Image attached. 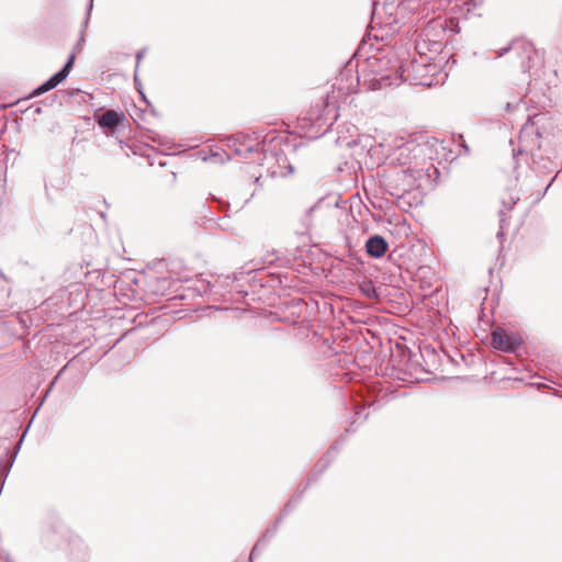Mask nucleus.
<instances>
[{
	"instance_id": "obj_1",
	"label": "nucleus",
	"mask_w": 562,
	"mask_h": 562,
	"mask_svg": "<svg viewBox=\"0 0 562 562\" xmlns=\"http://www.w3.org/2000/svg\"><path fill=\"white\" fill-rule=\"evenodd\" d=\"M367 67L372 75L374 87L382 89L402 82L401 61L387 54H375L367 58Z\"/></svg>"
},
{
	"instance_id": "obj_2",
	"label": "nucleus",
	"mask_w": 562,
	"mask_h": 562,
	"mask_svg": "<svg viewBox=\"0 0 562 562\" xmlns=\"http://www.w3.org/2000/svg\"><path fill=\"white\" fill-rule=\"evenodd\" d=\"M430 151L428 144L417 143L416 140H408L398 146L391 155V164L403 168L407 167H426V169H434L437 171L434 164L430 161L431 157L428 155Z\"/></svg>"
},
{
	"instance_id": "obj_3",
	"label": "nucleus",
	"mask_w": 562,
	"mask_h": 562,
	"mask_svg": "<svg viewBox=\"0 0 562 562\" xmlns=\"http://www.w3.org/2000/svg\"><path fill=\"white\" fill-rule=\"evenodd\" d=\"M401 61L402 82L409 81L412 85L428 86L432 85L429 78L436 71V65L429 63V58L419 53V58L403 59Z\"/></svg>"
},
{
	"instance_id": "obj_4",
	"label": "nucleus",
	"mask_w": 562,
	"mask_h": 562,
	"mask_svg": "<svg viewBox=\"0 0 562 562\" xmlns=\"http://www.w3.org/2000/svg\"><path fill=\"white\" fill-rule=\"evenodd\" d=\"M432 171L434 169H426V167L416 168L412 166L394 171L389 182V184L395 189L391 194L402 196L405 192L420 187V181L423 179H429Z\"/></svg>"
},
{
	"instance_id": "obj_5",
	"label": "nucleus",
	"mask_w": 562,
	"mask_h": 562,
	"mask_svg": "<svg viewBox=\"0 0 562 562\" xmlns=\"http://www.w3.org/2000/svg\"><path fill=\"white\" fill-rule=\"evenodd\" d=\"M338 114L335 106H330L327 101H322L307 112L306 116L302 119V126L308 125L317 127L318 130L325 128L326 132L329 126L337 120Z\"/></svg>"
},
{
	"instance_id": "obj_6",
	"label": "nucleus",
	"mask_w": 562,
	"mask_h": 562,
	"mask_svg": "<svg viewBox=\"0 0 562 562\" xmlns=\"http://www.w3.org/2000/svg\"><path fill=\"white\" fill-rule=\"evenodd\" d=\"M506 52H514L520 59V67L524 72H529L538 66H541V57L535 49L533 45L528 42H515L510 46L499 50V56Z\"/></svg>"
},
{
	"instance_id": "obj_7",
	"label": "nucleus",
	"mask_w": 562,
	"mask_h": 562,
	"mask_svg": "<svg viewBox=\"0 0 562 562\" xmlns=\"http://www.w3.org/2000/svg\"><path fill=\"white\" fill-rule=\"evenodd\" d=\"M522 340L515 334H508L505 329L497 327L492 331V346L503 352H513L521 345Z\"/></svg>"
},
{
	"instance_id": "obj_8",
	"label": "nucleus",
	"mask_w": 562,
	"mask_h": 562,
	"mask_svg": "<svg viewBox=\"0 0 562 562\" xmlns=\"http://www.w3.org/2000/svg\"><path fill=\"white\" fill-rule=\"evenodd\" d=\"M76 55L72 53L64 67L53 75L48 80H46L44 83L38 86L36 89L33 90L32 97L41 95L45 92L50 91L52 89L56 88L60 82H63L70 74L74 63H75Z\"/></svg>"
},
{
	"instance_id": "obj_9",
	"label": "nucleus",
	"mask_w": 562,
	"mask_h": 562,
	"mask_svg": "<svg viewBox=\"0 0 562 562\" xmlns=\"http://www.w3.org/2000/svg\"><path fill=\"white\" fill-rule=\"evenodd\" d=\"M445 34L443 23L439 20H432L422 30L420 37L424 42L430 43V50L439 52L441 49V37Z\"/></svg>"
},
{
	"instance_id": "obj_10",
	"label": "nucleus",
	"mask_w": 562,
	"mask_h": 562,
	"mask_svg": "<svg viewBox=\"0 0 562 562\" xmlns=\"http://www.w3.org/2000/svg\"><path fill=\"white\" fill-rule=\"evenodd\" d=\"M387 249V241L380 235L371 236L366 243V250L372 258H381Z\"/></svg>"
},
{
	"instance_id": "obj_11",
	"label": "nucleus",
	"mask_w": 562,
	"mask_h": 562,
	"mask_svg": "<svg viewBox=\"0 0 562 562\" xmlns=\"http://www.w3.org/2000/svg\"><path fill=\"white\" fill-rule=\"evenodd\" d=\"M124 114L115 110H106L98 120L99 126L103 128L114 130L120 125Z\"/></svg>"
},
{
	"instance_id": "obj_12",
	"label": "nucleus",
	"mask_w": 562,
	"mask_h": 562,
	"mask_svg": "<svg viewBox=\"0 0 562 562\" xmlns=\"http://www.w3.org/2000/svg\"><path fill=\"white\" fill-rule=\"evenodd\" d=\"M522 99L524 95L520 92H517L513 97H507L504 94L499 97V104L504 108V110L510 112L521 103Z\"/></svg>"
},
{
	"instance_id": "obj_13",
	"label": "nucleus",
	"mask_w": 562,
	"mask_h": 562,
	"mask_svg": "<svg viewBox=\"0 0 562 562\" xmlns=\"http://www.w3.org/2000/svg\"><path fill=\"white\" fill-rule=\"evenodd\" d=\"M92 8H93V0H89L88 7H87L86 18H85V21H83V27H86L88 25L89 18H90V12H91Z\"/></svg>"
},
{
	"instance_id": "obj_14",
	"label": "nucleus",
	"mask_w": 562,
	"mask_h": 562,
	"mask_svg": "<svg viewBox=\"0 0 562 562\" xmlns=\"http://www.w3.org/2000/svg\"><path fill=\"white\" fill-rule=\"evenodd\" d=\"M543 119L544 114H536L535 116L528 119V123L531 122V125H535L538 124Z\"/></svg>"
},
{
	"instance_id": "obj_15",
	"label": "nucleus",
	"mask_w": 562,
	"mask_h": 562,
	"mask_svg": "<svg viewBox=\"0 0 562 562\" xmlns=\"http://www.w3.org/2000/svg\"><path fill=\"white\" fill-rule=\"evenodd\" d=\"M297 502V499H291L284 507L283 509V514H286L289 513L294 506H295V503Z\"/></svg>"
},
{
	"instance_id": "obj_16",
	"label": "nucleus",
	"mask_w": 562,
	"mask_h": 562,
	"mask_svg": "<svg viewBox=\"0 0 562 562\" xmlns=\"http://www.w3.org/2000/svg\"><path fill=\"white\" fill-rule=\"evenodd\" d=\"M517 200H519V198H510V201L509 202H503L504 206L506 207L507 211L512 210L513 205L517 202Z\"/></svg>"
},
{
	"instance_id": "obj_17",
	"label": "nucleus",
	"mask_w": 562,
	"mask_h": 562,
	"mask_svg": "<svg viewBox=\"0 0 562 562\" xmlns=\"http://www.w3.org/2000/svg\"><path fill=\"white\" fill-rule=\"evenodd\" d=\"M144 55H145V49H142V50H139V52L136 54V60H137V63H136V70L138 69V67H139V63H140V60L144 58Z\"/></svg>"
},
{
	"instance_id": "obj_18",
	"label": "nucleus",
	"mask_w": 562,
	"mask_h": 562,
	"mask_svg": "<svg viewBox=\"0 0 562 562\" xmlns=\"http://www.w3.org/2000/svg\"><path fill=\"white\" fill-rule=\"evenodd\" d=\"M259 542L252 548L250 555H249V562H252V559L258 553Z\"/></svg>"
},
{
	"instance_id": "obj_19",
	"label": "nucleus",
	"mask_w": 562,
	"mask_h": 562,
	"mask_svg": "<svg viewBox=\"0 0 562 562\" xmlns=\"http://www.w3.org/2000/svg\"><path fill=\"white\" fill-rule=\"evenodd\" d=\"M459 137H460V139H461V146H462V148L464 149L465 154H469V153H470L469 146L465 144V142H464V139H463L462 135H460Z\"/></svg>"
},
{
	"instance_id": "obj_20",
	"label": "nucleus",
	"mask_w": 562,
	"mask_h": 562,
	"mask_svg": "<svg viewBox=\"0 0 562 562\" xmlns=\"http://www.w3.org/2000/svg\"><path fill=\"white\" fill-rule=\"evenodd\" d=\"M364 411V408L360 409V411H357L356 412V415L360 418L362 416V412Z\"/></svg>"
},
{
	"instance_id": "obj_21",
	"label": "nucleus",
	"mask_w": 562,
	"mask_h": 562,
	"mask_svg": "<svg viewBox=\"0 0 562 562\" xmlns=\"http://www.w3.org/2000/svg\"><path fill=\"white\" fill-rule=\"evenodd\" d=\"M82 41H83V31L81 32V36H80V40H79L77 46H79Z\"/></svg>"
},
{
	"instance_id": "obj_22",
	"label": "nucleus",
	"mask_w": 562,
	"mask_h": 562,
	"mask_svg": "<svg viewBox=\"0 0 562 562\" xmlns=\"http://www.w3.org/2000/svg\"><path fill=\"white\" fill-rule=\"evenodd\" d=\"M551 184H552V181H551V182L546 187V189H544V191H543L542 195H543V194L549 190V188L551 187Z\"/></svg>"
},
{
	"instance_id": "obj_23",
	"label": "nucleus",
	"mask_w": 562,
	"mask_h": 562,
	"mask_svg": "<svg viewBox=\"0 0 562 562\" xmlns=\"http://www.w3.org/2000/svg\"><path fill=\"white\" fill-rule=\"evenodd\" d=\"M293 172V167L291 165H289V173H292Z\"/></svg>"
},
{
	"instance_id": "obj_24",
	"label": "nucleus",
	"mask_w": 562,
	"mask_h": 562,
	"mask_svg": "<svg viewBox=\"0 0 562 562\" xmlns=\"http://www.w3.org/2000/svg\"><path fill=\"white\" fill-rule=\"evenodd\" d=\"M134 81H135V83H138V78H137V76H136V75H135V77H134Z\"/></svg>"
}]
</instances>
